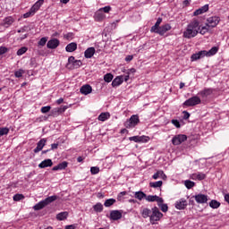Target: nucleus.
<instances>
[{
	"instance_id": "f257e3e1",
	"label": "nucleus",
	"mask_w": 229,
	"mask_h": 229,
	"mask_svg": "<svg viewBox=\"0 0 229 229\" xmlns=\"http://www.w3.org/2000/svg\"><path fill=\"white\" fill-rule=\"evenodd\" d=\"M199 33V21L194 19L183 32L184 38H194Z\"/></svg>"
},
{
	"instance_id": "f03ea898",
	"label": "nucleus",
	"mask_w": 229,
	"mask_h": 229,
	"mask_svg": "<svg viewBox=\"0 0 229 229\" xmlns=\"http://www.w3.org/2000/svg\"><path fill=\"white\" fill-rule=\"evenodd\" d=\"M56 199H58V196H56V195L47 197L44 200H41L38 204H36L33 207V209L34 210H42V208H45V207H47V205H50V203H53V201H56Z\"/></svg>"
},
{
	"instance_id": "7ed1b4c3",
	"label": "nucleus",
	"mask_w": 229,
	"mask_h": 229,
	"mask_svg": "<svg viewBox=\"0 0 229 229\" xmlns=\"http://www.w3.org/2000/svg\"><path fill=\"white\" fill-rule=\"evenodd\" d=\"M161 217H164V214L160 212V209H158V208L154 207L150 214V218H149L150 224L155 225L157 221H160Z\"/></svg>"
},
{
	"instance_id": "20e7f679",
	"label": "nucleus",
	"mask_w": 229,
	"mask_h": 229,
	"mask_svg": "<svg viewBox=\"0 0 229 229\" xmlns=\"http://www.w3.org/2000/svg\"><path fill=\"white\" fill-rule=\"evenodd\" d=\"M139 123H140V119L139 118L138 114H132L129 120H127L123 124L124 126L130 130L131 128H135V126H137V124H139Z\"/></svg>"
},
{
	"instance_id": "39448f33",
	"label": "nucleus",
	"mask_w": 229,
	"mask_h": 229,
	"mask_svg": "<svg viewBox=\"0 0 229 229\" xmlns=\"http://www.w3.org/2000/svg\"><path fill=\"white\" fill-rule=\"evenodd\" d=\"M196 105H201V98L198 96H194L184 101V106H196Z\"/></svg>"
},
{
	"instance_id": "423d86ee",
	"label": "nucleus",
	"mask_w": 229,
	"mask_h": 229,
	"mask_svg": "<svg viewBox=\"0 0 229 229\" xmlns=\"http://www.w3.org/2000/svg\"><path fill=\"white\" fill-rule=\"evenodd\" d=\"M185 140H187V135L178 134L172 139V144H174V146H180V144L185 142Z\"/></svg>"
},
{
	"instance_id": "0eeeda50",
	"label": "nucleus",
	"mask_w": 229,
	"mask_h": 229,
	"mask_svg": "<svg viewBox=\"0 0 229 229\" xmlns=\"http://www.w3.org/2000/svg\"><path fill=\"white\" fill-rule=\"evenodd\" d=\"M170 30H171V24L166 23V24L159 27L156 30H154V33H157V35L164 37V35H165V33H167V31H170Z\"/></svg>"
},
{
	"instance_id": "6e6552de",
	"label": "nucleus",
	"mask_w": 229,
	"mask_h": 229,
	"mask_svg": "<svg viewBox=\"0 0 229 229\" xmlns=\"http://www.w3.org/2000/svg\"><path fill=\"white\" fill-rule=\"evenodd\" d=\"M208 23H206V26L208 28H216V26H217V24H219L221 19H219V17L217 16H212L208 18Z\"/></svg>"
},
{
	"instance_id": "1a4fd4ad",
	"label": "nucleus",
	"mask_w": 229,
	"mask_h": 229,
	"mask_svg": "<svg viewBox=\"0 0 229 229\" xmlns=\"http://www.w3.org/2000/svg\"><path fill=\"white\" fill-rule=\"evenodd\" d=\"M123 217V210H112L110 211L111 221H119Z\"/></svg>"
},
{
	"instance_id": "9d476101",
	"label": "nucleus",
	"mask_w": 229,
	"mask_h": 229,
	"mask_svg": "<svg viewBox=\"0 0 229 229\" xmlns=\"http://www.w3.org/2000/svg\"><path fill=\"white\" fill-rule=\"evenodd\" d=\"M195 201L200 205H203V203H207L208 201V196L205 194H197L194 196Z\"/></svg>"
},
{
	"instance_id": "9b49d317",
	"label": "nucleus",
	"mask_w": 229,
	"mask_h": 229,
	"mask_svg": "<svg viewBox=\"0 0 229 229\" xmlns=\"http://www.w3.org/2000/svg\"><path fill=\"white\" fill-rule=\"evenodd\" d=\"M58 46H60V40H58V38H52L47 43V47L48 49H56Z\"/></svg>"
},
{
	"instance_id": "f8f14e48",
	"label": "nucleus",
	"mask_w": 229,
	"mask_h": 229,
	"mask_svg": "<svg viewBox=\"0 0 229 229\" xmlns=\"http://www.w3.org/2000/svg\"><path fill=\"white\" fill-rule=\"evenodd\" d=\"M46 142H47V140L46 138L41 139L37 143V147L34 148V153H40V151L44 149V146H46Z\"/></svg>"
},
{
	"instance_id": "ddd939ff",
	"label": "nucleus",
	"mask_w": 229,
	"mask_h": 229,
	"mask_svg": "<svg viewBox=\"0 0 229 229\" xmlns=\"http://www.w3.org/2000/svg\"><path fill=\"white\" fill-rule=\"evenodd\" d=\"M186 207H187V199H181L177 200L175 203V208H177V210H185Z\"/></svg>"
},
{
	"instance_id": "4468645a",
	"label": "nucleus",
	"mask_w": 229,
	"mask_h": 229,
	"mask_svg": "<svg viewBox=\"0 0 229 229\" xmlns=\"http://www.w3.org/2000/svg\"><path fill=\"white\" fill-rule=\"evenodd\" d=\"M207 56V50H201L196 54L191 55V61L200 60V58H205Z\"/></svg>"
},
{
	"instance_id": "2eb2a0df",
	"label": "nucleus",
	"mask_w": 229,
	"mask_h": 229,
	"mask_svg": "<svg viewBox=\"0 0 229 229\" xmlns=\"http://www.w3.org/2000/svg\"><path fill=\"white\" fill-rule=\"evenodd\" d=\"M39 169H46V167H53V160L45 159L38 165Z\"/></svg>"
},
{
	"instance_id": "dca6fc26",
	"label": "nucleus",
	"mask_w": 229,
	"mask_h": 229,
	"mask_svg": "<svg viewBox=\"0 0 229 229\" xmlns=\"http://www.w3.org/2000/svg\"><path fill=\"white\" fill-rule=\"evenodd\" d=\"M190 178L191 180H199V181H201V180H205V178H207V174H203V173H195V174H192Z\"/></svg>"
},
{
	"instance_id": "f3484780",
	"label": "nucleus",
	"mask_w": 229,
	"mask_h": 229,
	"mask_svg": "<svg viewBox=\"0 0 229 229\" xmlns=\"http://www.w3.org/2000/svg\"><path fill=\"white\" fill-rule=\"evenodd\" d=\"M92 92V86L91 85H83L81 88V94H84V96H89Z\"/></svg>"
},
{
	"instance_id": "a211bd4d",
	"label": "nucleus",
	"mask_w": 229,
	"mask_h": 229,
	"mask_svg": "<svg viewBox=\"0 0 229 229\" xmlns=\"http://www.w3.org/2000/svg\"><path fill=\"white\" fill-rule=\"evenodd\" d=\"M148 139L146 136H132L129 138V140H132L133 142H148Z\"/></svg>"
},
{
	"instance_id": "6ab92c4d",
	"label": "nucleus",
	"mask_w": 229,
	"mask_h": 229,
	"mask_svg": "<svg viewBox=\"0 0 229 229\" xmlns=\"http://www.w3.org/2000/svg\"><path fill=\"white\" fill-rule=\"evenodd\" d=\"M67 165H69V163L67 161H64L57 165L54 166L52 168V171H64V169H67Z\"/></svg>"
},
{
	"instance_id": "aec40b11",
	"label": "nucleus",
	"mask_w": 229,
	"mask_h": 229,
	"mask_svg": "<svg viewBox=\"0 0 229 229\" xmlns=\"http://www.w3.org/2000/svg\"><path fill=\"white\" fill-rule=\"evenodd\" d=\"M206 12H208V4H205L202 7L197 9L194 13L193 15L197 17L198 15H201L205 13Z\"/></svg>"
},
{
	"instance_id": "412c9836",
	"label": "nucleus",
	"mask_w": 229,
	"mask_h": 229,
	"mask_svg": "<svg viewBox=\"0 0 229 229\" xmlns=\"http://www.w3.org/2000/svg\"><path fill=\"white\" fill-rule=\"evenodd\" d=\"M214 89L212 88L209 89H204L203 90L199 92V96H201V98H208L211 94H213Z\"/></svg>"
},
{
	"instance_id": "4be33fe9",
	"label": "nucleus",
	"mask_w": 229,
	"mask_h": 229,
	"mask_svg": "<svg viewBox=\"0 0 229 229\" xmlns=\"http://www.w3.org/2000/svg\"><path fill=\"white\" fill-rule=\"evenodd\" d=\"M95 54H96V48L91 47L86 49V51L84 52V56L85 58H92Z\"/></svg>"
},
{
	"instance_id": "5701e85b",
	"label": "nucleus",
	"mask_w": 229,
	"mask_h": 229,
	"mask_svg": "<svg viewBox=\"0 0 229 229\" xmlns=\"http://www.w3.org/2000/svg\"><path fill=\"white\" fill-rule=\"evenodd\" d=\"M42 4H44V0H38L32 5L30 10H32L34 13H37V12L40 10V6H42Z\"/></svg>"
},
{
	"instance_id": "b1692460",
	"label": "nucleus",
	"mask_w": 229,
	"mask_h": 229,
	"mask_svg": "<svg viewBox=\"0 0 229 229\" xmlns=\"http://www.w3.org/2000/svg\"><path fill=\"white\" fill-rule=\"evenodd\" d=\"M65 49L67 53H74V51L78 49V44H76L75 42L70 43L66 46Z\"/></svg>"
},
{
	"instance_id": "393cba45",
	"label": "nucleus",
	"mask_w": 229,
	"mask_h": 229,
	"mask_svg": "<svg viewBox=\"0 0 229 229\" xmlns=\"http://www.w3.org/2000/svg\"><path fill=\"white\" fill-rule=\"evenodd\" d=\"M151 212H152V210L148 208H143L140 210V214H141V216L144 219H148V217H150L151 216Z\"/></svg>"
},
{
	"instance_id": "a878e982",
	"label": "nucleus",
	"mask_w": 229,
	"mask_h": 229,
	"mask_svg": "<svg viewBox=\"0 0 229 229\" xmlns=\"http://www.w3.org/2000/svg\"><path fill=\"white\" fill-rule=\"evenodd\" d=\"M124 80L123 77H116L112 81V87H119V85H122Z\"/></svg>"
},
{
	"instance_id": "bb28decb",
	"label": "nucleus",
	"mask_w": 229,
	"mask_h": 229,
	"mask_svg": "<svg viewBox=\"0 0 229 229\" xmlns=\"http://www.w3.org/2000/svg\"><path fill=\"white\" fill-rule=\"evenodd\" d=\"M68 216H69V213L67 211H64V212H61V213L57 214L56 219L58 221H64V219H67Z\"/></svg>"
},
{
	"instance_id": "cd10ccee",
	"label": "nucleus",
	"mask_w": 229,
	"mask_h": 229,
	"mask_svg": "<svg viewBox=\"0 0 229 229\" xmlns=\"http://www.w3.org/2000/svg\"><path fill=\"white\" fill-rule=\"evenodd\" d=\"M217 51H219V47H213L209 51H206L207 56H214V55H217Z\"/></svg>"
},
{
	"instance_id": "c85d7f7f",
	"label": "nucleus",
	"mask_w": 229,
	"mask_h": 229,
	"mask_svg": "<svg viewBox=\"0 0 229 229\" xmlns=\"http://www.w3.org/2000/svg\"><path fill=\"white\" fill-rule=\"evenodd\" d=\"M160 24H162V18H158L157 20L155 25L151 27V29H150L151 33H154V31L158 30L161 27Z\"/></svg>"
},
{
	"instance_id": "c756f323",
	"label": "nucleus",
	"mask_w": 229,
	"mask_h": 229,
	"mask_svg": "<svg viewBox=\"0 0 229 229\" xmlns=\"http://www.w3.org/2000/svg\"><path fill=\"white\" fill-rule=\"evenodd\" d=\"M13 24V18L12 16L6 17L4 20V26L8 28V26H12Z\"/></svg>"
},
{
	"instance_id": "7c9ffc66",
	"label": "nucleus",
	"mask_w": 229,
	"mask_h": 229,
	"mask_svg": "<svg viewBox=\"0 0 229 229\" xmlns=\"http://www.w3.org/2000/svg\"><path fill=\"white\" fill-rule=\"evenodd\" d=\"M134 198H136V199H139L140 201H142V199L146 198V193H144L143 191H136L134 194Z\"/></svg>"
},
{
	"instance_id": "2f4dec72",
	"label": "nucleus",
	"mask_w": 229,
	"mask_h": 229,
	"mask_svg": "<svg viewBox=\"0 0 229 229\" xmlns=\"http://www.w3.org/2000/svg\"><path fill=\"white\" fill-rule=\"evenodd\" d=\"M107 119H110V113H102L98 115V121L105 122Z\"/></svg>"
},
{
	"instance_id": "473e14b6",
	"label": "nucleus",
	"mask_w": 229,
	"mask_h": 229,
	"mask_svg": "<svg viewBox=\"0 0 229 229\" xmlns=\"http://www.w3.org/2000/svg\"><path fill=\"white\" fill-rule=\"evenodd\" d=\"M209 207L211 208H219L221 207V202L216 200V199H212L210 202H209Z\"/></svg>"
},
{
	"instance_id": "72a5a7b5",
	"label": "nucleus",
	"mask_w": 229,
	"mask_h": 229,
	"mask_svg": "<svg viewBox=\"0 0 229 229\" xmlns=\"http://www.w3.org/2000/svg\"><path fill=\"white\" fill-rule=\"evenodd\" d=\"M95 19L96 21H103V19H105V13H103L100 10L98 12L96 13L95 14Z\"/></svg>"
},
{
	"instance_id": "f704fd0d",
	"label": "nucleus",
	"mask_w": 229,
	"mask_h": 229,
	"mask_svg": "<svg viewBox=\"0 0 229 229\" xmlns=\"http://www.w3.org/2000/svg\"><path fill=\"white\" fill-rule=\"evenodd\" d=\"M163 183L164 182L162 181L149 182V187H152L153 189H157L158 187H161L163 185Z\"/></svg>"
},
{
	"instance_id": "c9c22d12",
	"label": "nucleus",
	"mask_w": 229,
	"mask_h": 229,
	"mask_svg": "<svg viewBox=\"0 0 229 229\" xmlns=\"http://www.w3.org/2000/svg\"><path fill=\"white\" fill-rule=\"evenodd\" d=\"M76 61V59L74 58V56H70L68 58V64H66L67 69H72V66L74 64V62Z\"/></svg>"
},
{
	"instance_id": "e433bc0d",
	"label": "nucleus",
	"mask_w": 229,
	"mask_h": 229,
	"mask_svg": "<svg viewBox=\"0 0 229 229\" xmlns=\"http://www.w3.org/2000/svg\"><path fill=\"white\" fill-rule=\"evenodd\" d=\"M160 176H165V174H164V171L162 170H158L156 174H154L152 178L153 180H158Z\"/></svg>"
},
{
	"instance_id": "4c0bfd02",
	"label": "nucleus",
	"mask_w": 229,
	"mask_h": 229,
	"mask_svg": "<svg viewBox=\"0 0 229 229\" xmlns=\"http://www.w3.org/2000/svg\"><path fill=\"white\" fill-rule=\"evenodd\" d=\"M115 201H116L115 199H108L105 201L104 207H106V208L112 207V205L115 203Z\"/></svg>"
},
{
	"instance_id": "58836bf2",
	"label": "nucleus",
	"mask_w": 229,
	"mask_h": 229,
	"mask_svg": "<svg viewBox=\"0 0 229 229\" xmlns=\"http://www.w3.org/2000/svg\"><path fill=\"white\" fill-rule=\"evenodd\" d=\"M184 185H185L186 189H192V187H194V185H196V182H194L191 180H186L184 182Z\"/></svg>"
},
{
	"instance_id": "ea45409f",
	"label": "nucleus",
	"mask_w": 229,
	"mask_h": 229,
	"mask_svg": "<svg viewBox=\"0 0 229 229\" xmlns=\"http://www.w3.org/2000/svg\"><path fill=\"white\" fill-rule=\"evenodd\" d=\"M8 133H10V129L8 127L0 128V137H3V135H8Z\"/></svg>"
},
{
	"instance_id": "a19ab883",
	"label": "nucleus",
	"mask_w": 229,
	"mask_h": 229,
	"mask_svg": "<svg viewBox=\"0 0 229 229\" xmlns=\"http://www.w3.org/2000/svg\"><path fill=\"white\" fill-rule=\"evenodd\" d=\"M112 80H114V75L112 73H106V75H104V81H106V83H110Z\"/></svg>"
},
{
	"instance_id": "79ce46f5",
	"label": "nucleus",
	"mask_w": 229,
	"mask_h": 229,
	"mask_svg": "<svg viewBox=\"0 0 229 229\" xmlns=\"http://www.w3.org/2000/svg\"><path fill=\"white\" fill-rule=\"evenodd\" d=\"M93 209L95 212H101L103 210V204L101 203H97L95 206H93Z\"/></svg>"
},
{
	"instance_id": "37998d69",
	"label": "nucleus",
	"mask_w": 229,
	"mask_h": 229,
	"mask_svg": "<svg viewBox=\"0 0 229 229\" xmlns=\"http://www.w3.org/2000/svg\"><path fill=\"white\" fill-rule=\"evenodd\" d=\"M208 28L207 25L204 27L199 26V33H200V35H205V33H208Z\"/></svg>"
},
{
	"instance_id": "c03bdc74",
	"label": "nucleus",
	"mask_w": 229,
	"mask_h": 229,
	"mask_svg": "<svg viewBox=\"0 0 229 229\" xmlns=\"http://www.w3.org/2000/svg\"><path fill=\"white\" fill-rule=\"evenodd\" d=\"M28 51V47H22L17 51V55L18 56H22L26 52Z\"/></svg>"
},
{
	"instance_id": "a18cd8bd",
	"label": "nucleus",
	"mask_w": 229,
	"mask_h": 229,
	"mask_svg": "<svg viewBox=\"0 0 229 229\" xmlns=\"http://www.w3.org/2000/svg\"><path fill=\"white\" fill-rule=\"evenodd\" d=\"M157 198H158V196H157V195H148V196L146 195V197H145L147 201H150V202L157 201Z\"/></svg>"
},
{
	"instance_id": "49530a36",
	"label": "nucleus",
	"mask_w": 229,
	"mask_h": 229,
	"mask_svg": "<svg viewBox=\"0 0 229 229\" xmlns=\"http://www.w3.org/2000/svg\"><path fill=\"white\" fill-rule=\"evenodd\" d=\"M13 201H21L24 199V196L22 194L17 193L13 197Z\"/></svg>"
},
{
	"instance_id": "de8ad7c7",
	"label": "nucleus",
	"mask_w": 229,
	"mask_h": 229,
	"mask_svg": "<svg viewBox=\"0 0 229 229\" xmlns=\"http://www.w3.org/2000/svg\"><path fill=\"white\" fill-rule=\"evenodd\" d=\"M47 43V38L44 37V38H41L40 40L38 41V46H46V44Z\"/></svg>"
},
{
	"instance_id": "09e8293b",
	"label": "nucleus",
	"mask_w": 229,
	"mask_h": 229,
	"mask_svg": "<svg viewBox=\"0 0 229 229\" xmlns=\"http://www.w3.org/2000/svg\"><path fill=\"white\" fill-rule=\"evenodd\" d=\"M82 64H83V63H81V60H75L72 67H73V69H78L79 67H81Z\"/></svg>"
},
{
	"instance_id": "8fccbe9b",
	"label": "nucleus",
	"mask_w": 229,
	"mask_h": 229,
	"mask_svg": "<svg viewBox=\"0 0 229 229\" xmlns=\"http://www.w3.org/2000/svg\"><path fill=\"white\" fill-rule=\"evenodd\" d=\"M33 15H35V13L32 12L31 9H30V11L28 13L23 14V19H28L30 17H33Z\"/></svg>"
},
{
	"instance_id": "3c124183",
	"label": "nucleus",
	"mask_w": 229,
	"mask_h": 229,
	"mask_svg": "<svg viewBox=\"0 0 229 229\" xmlns=\"http://www.w3.org/2000/svg\"><path fill=\"white\" fill-rule=\"evenodd\" d=\"M67 108H69V106H61L60 107H57V111L59 112V114H64Z\"/></svg>"
},
{
	"instance_id": "603ef678",
	"label": "nucleus",
	"mask_w": 229,
	"mask_h": 229,
	"mask_svg": "<svg viewBox=\"0 0 229 229\" xmlns=\"http://www.w3.org/2000/svg\"><path fill=\"white\" fill-rule=\"evenodd\" d=\"M90 173H91V174H99V167L92 166L90 168Z\"/></svg>"
},
{
	"instance_id": "864d4df0",
	"label": "nucleus",
	"mask_w": 229,
	"mask_h": 229,
	"mask_svg": "<svg viewBox=\"0 0 229 229\" xmlns=\"http://www.w3.org/2000/svg\"><path fill=\"white\" fill-rule=\"evenodd\" d=\"M24 73V70H19L14 72L15 78H22V74Z\"/></svg>"
},
{
	"instance_id": "5fc2aeb1",
	"label": "nucleus",
	"mask_w": 229,
	"mask_h": 229,
	"mask_svg": "<svg viewBox=\"0 0 229 229\" xmlns=\"http://www.w3.org/2000/svg\"><path fill=\"white\" fill-rule=\"evenodd\" d=\"M51 110L50 106L41 107V114H47Z\"/></svg>"
},
{
	"instance_id": "6e6d98bb",
	"label": "nucleus",
	"mask_w": 229,
	"mask_h": 229,
	"mask_svg": "<svg viewBox=\"0 0 229 229\" xmlns=\"http://www.w3.org/2000/svg\"><path fill=\"white\" fill-rule=\"evenodd\" d=\"M159 208H161L162 212H167L169 210L167 204H159Z\"/></svg>"
},
{
	"instance_id": "4d7b16f0",
	"label": "nucleus",
	"mask_w": 229,
	"mask_h": 229,
	"mask_svg": "<svg viewBox=\"0 0 229 229\" xmlns=\"http://www.w3.org/2000/svg\"><path fill=\"white\" fill-rule=\"evenodd\" d=\"M5 53H8V47H0V55H5Z\"/></svg>"
},
{
	"instance_id": "13d9d810",
	"label": "nucleus",
	"mask_w": 229,
	"mask_h": 229,
	"mask_svg": "<svg viewBox=\"0 0 229 229\" xmlns=\"http://www.w3.org/2000/svg\"><path fill=\"white\" fill-rule=\"evenodd\" d=\"M172 124H174V126H175V128H181V124L180 122L178 120H172Z\"/></svg>"
},
{
	"instance_id": "bf43d9fd",
	"label": "nucleus",
	"mask_w": 229,
	"mask_h": 229,
	"mask_svg": "<svg viewBox=\"0 0 229 229\" xmlns=\"http://www.w3.org/2000/svg\"><path fill=\"white\" fill-rule=\"evenodd\" d=\"M112 10V7L110 6H105L104 8H101L100 11L104 12V13H108Z\"/></svg>"
},
{
	"instance_id": "052dcab7",
	"label": "nucleus",
	"mask_w": 229,
	"mask_h": 229,
	"mask_svg": "<svg viewBox=\"0 0 229 229\" xmlns=\"http://www.w3.org/2000/svg\"><path fill=\"white\" fill-rule=\"evenodd\" d=\"M156 201L157 202V206L160 207V205H164V199L157 196L156 199Z\"/></svg>"
},
{
	"instance_id": "680f3d73",
	"label": "nucleus",
	"mask_w": 229,
	"mask_h": 229,
	"mask_svg": "<svg viewBox=\"0 0 229 229\" xmlns=\"http://www.w3.org/2000/svg\"><path fill=\"white\" fill-rule=\"evenodd\" d=\"M182 114H183V119H185V120H187V119H189V117H191V114H189V112H187V111H183Z\"/></svg>"
},
{
	"instance_id": "e2e57ef3",
	"label": "nucleus",
	"mask_w": 229,
	"mask_h": 229,
	"mask_svg": "<svg viewBox=\"0 0 229 229\" xmlns=\"http://www.w3.org/2000/svg\"><path fill=\"white\" fill-rule=\"evenodd\" d=\"M52 114H53V115H60V113L58 112V107L54 108L52 110Z\"/></svg>"
},
{
	"instance_id": "0e129e2a",
	"label": "nucleus",
	"mask_w": 229,
	"mask_h": 229,
	"mask_svg": "<svg viewBox=\"0 0 229 229\" xmlns=\"http://www.w3.org/2000/svg\"><path fill=\"white\" fill-rule=\"evenodd\" d=\"M131 60H133V55H127L125 57V62H131Z\"/></svg>"
},
{
	"instance_id": "69168bd1",
	"label": "nucleus",
	"mask_w": 229,
	"mask_h": 229,
	"mask_svg": "<svg viewBox=\"0 0 229 229\" xmlns=\"http://www.w3.org/2000/svg\"><path fill=\"white\" fill-rule=\"evenodd\" d=\"M64 229H76V225H66V226L64 227Z\"/></svg>"
},
{
	"instance_id": "338daca9",
	"label": "nucleus",
	"mask_w": 229,
	"mask_h": 229,
	"mask_svg": "<svg viewBox=\"0 0 229 229\" xmlns=\"http://www.w3.org/2000/svg\"><path fill=\"white\" fill-rule=\"evenodd\" d=\"M53 150V149H58V143H54V144H52L51 145V148H50V150Z\"/></svg>"
},
{
	"instance_id": "774afa93",
	"label": "nucleus",
	"mask_w": 229,
	"mask_h": 229,
	"mask_svg": "<svg viewBox=\"0 0 229 229\" xmlns=\"http://www.w3.org/2000/svg\"><path fill=\"white\" fill-rule=\"evenodd\" d=\"M56 103H57V105H62V103H64V98H61L57 99Z\"/></svg>"
}]
</instances>
